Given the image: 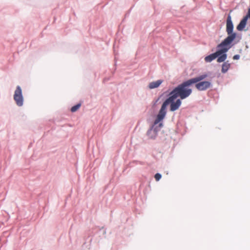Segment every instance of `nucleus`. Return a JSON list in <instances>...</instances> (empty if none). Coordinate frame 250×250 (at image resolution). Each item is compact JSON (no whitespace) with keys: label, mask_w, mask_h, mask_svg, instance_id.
I'll return each instance as SVG.
<instances>
[{"label":"nucleus","mask_w":250,"mask_h":250,"mask_svg":"<svg viewBox=\"0 0 250 250\" xmlns=\"http://www.w3.org/2000/svg\"><path fill=\"white\" fill-rule=\"evenodd\" d=\"M217 57V62H224L226 60L227 55L226 53H224Z\"/></svg>","instance_id":"obj_10"},{"label":"nucleus","mask_w":250,"mask_h":250,"mask_svg":"<svg viewBox=\"0 0 250 250\" xmlns=\"http://www.w3.org/2000/svg\"><path fill=\"white\" fill-rule=\"evenodd\" d=\"M81 106V104H78L73 106H72L71 108V111L72 112H74L76 111Z\"/></svg>","instance_id":"obj_11"},{"label":"nucleus","mask_w":250,"mask_h":250,"mask_svg":"<svg viewBox=\"0 0 250 250\" xmlns=\"http://www.w3.org/2000/svg\"><path fill=\"white\" fill-rule=\"evenodd\" d=\"M211 85V83L208 81L200 82L195 84L196 88L200 91H204L209 88Z\"/></svg>","instance_id":"obj_4"},{"label":"nucleus","mask_w":250,"mask_h":250,"mask_svg":"<svg viewBox=\"0 0 250 250\" xmlns=\"http://www.w3.org/2000/svg\"><path fill=\"white\" fill-rule=\"evenodd\" d=\"M163 83V81L161 80H159L155 82H152L149 83L148 85V87L149 89H153L155 88H157L159 87L160 84Z\"/></svg>","instance_id":"obj_7"},{"label":"nucleus","mask_w":250,"mask_h":250,"mask_svg":"<svg viewBox=\"0 0 250 250\" xmlns=\"http://www.w3.org/2000/svg\"><path fill=\"white\" fill-rule=\"evenodd\" d=\"M14 99L16 104L21 106L23 104V98L22 95V90L20 86H17L14 92Z\"/></svg>","instance_id":"obj_3"},{"label":"nucleus","mask_w":250,"mask_h":250,"mask_svg":"<svg viewBox=\"0 0 250 250\" xmlns=\"http://www.w3.org/2000/svg\"><path fill=\"white\" fill-rule=\"evenodd\" d=\"M147 135L149 137V138L153 139L156 136V131L155 129H152V128H150L147 132Z\"/></svg>","instance_id":"obj_9"},{"label":"nucleus","mask_w":250,"mask_h":250,"mask_svg":"<svg viewBox=\"0 0 250 250\" xmlns=\"http://www.w3.org/2000/svg\"><path fill=\"white\" fill-rule=\"evenodd\" d=\"M163 123H159V126L161 128L162 126H163Z\"/></svg>","instance_id":"obj_14"},{"label":"nucleus","mask_w":250,"mask_h":250,"mask_svg":"<svg viewBox=\"0 0 250 250\" xmlns=\"http://www.w3.org/2000/svg\"><path fill=\"white\" fill-rule=\"evenodd\" d=\"M240 58V56L239 55H235L233 57V60H238Z\"/></svg>","instance_id":"obj_13"},{"label":"nucleus","mask_w":250,"mask_h":250,"mask_svg":"<svg viewBox=\"0 0 250 250\" xmlns=\"http://www.w3.org/2000/svg\"><path fill=\"white\" fill-rule=\"evenodd\" d=\"M192 84L189 80H188L178 85L170 93L169 98L162 104L154 122V125L159 124L164 119L167 113V106L169 104V102L174 101L178 97H180L181 99H186L191 94L192 89L189 88V86Z\"/></svg>","instance_id":"obj_1"},{"label":"nucleus","mask_w":250,"mask_h":250,"mask_svg":"<svg viewBox=\"0 0 250 250\" xmlns=\"http://www.w3.org/2000/svg\"><path fill=\"white\" fill-rule=\"evenodd\" d=\"M161 175L160 173H156L154 176V178L156 181H159L161 178Z\"/></svg>","instance_id":"obj_12"},{"label":"nucleus","mask_w":250,"mask_h":250,"mask_svg":"<svg viewBox=\"0 0 250 250\" xmlns=\"http://www.w3.org/2000/svg\"><path fill=\"white\" fill-rule=\"evenodd\" d=\"M208 75L207 74H203L202 75H200L198 77L192 78L190 79H189L190 82L192 83V84H194L195 83H197L198 82H200L201 81L205 79L206 78H207Z\"/></svg>","instance_id":"obj_6"},{"label":"nucleus","mask_w":250,"mask_h":250,"mask_svg":"<svg viewBox=\"0 0 250 250\" xmlns=\"http://www.w3.org/2000/svg\"><path fill=\"white\" fill-rule=\"evenodd\" d=\"M230 66V64L228 61L224 62L222 66L221 71L222 73H225L227 72Z\"/></svg>","instance_id":"obj_8"},{"label":"nucleus","mask_w":250,"mask_h":250,"mask_svg":"<svg viewBox=\"0 0 250 250\" xmlns=\"http://www.w3.org/2000/svg\"><path fill=\"white\" fill-rule=\"evenodd\" d=\"M169 103H171L170 110L174 111L179 108L181 104V101L180 99H178L176 102H174V101H172V102H169Z\"/></svg>","instance_id":"obj_5"},{"label":"nucleus","mask_w":250,"mask_h":250,"mask_svg":"<svg viewBox=\"0 0 250 250\" xmlns=\"http://www.w3.org/2000/svg\"><path fill=\"white\" fill-rule=\"evenodd\" d=\"M233 24L231 21V18L229 15L226 21V32L228 37L219 44L217 47L220 48L215 53H212L205 58V61L207 62H211L217 57L224 53H226L231 47V43L236 37V33L233 32Z\"/></svg>","instance_id":"obj_2"}]
</instances>
